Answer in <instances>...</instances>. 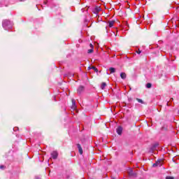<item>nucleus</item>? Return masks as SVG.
Returning <instances> with one entry per match:
<instances>
[{
	"label": "nucleus",
	"instance_id": "f257e3e1",
	"mask_svg": "<svg viewBox=\"0 0 179 179\" xmlns=\"http://www.w3.org/2000/svg\"><path fill=\"white\" fill-rule=\"evenodd\" d=\"M2 27L5 30H10L12 29V22L9 20H3L2 22Z\"/></svg>",
	"mask_w": 179,
	"mask_h": 179
},
{
	"label": "nucleus",
	"instance_id": "f03ea898",
	"mask_svg": "<svg viewBox=\"0 0 179 179\" xmlns=\"http://www.w3.org/2000/svg\"><path fill=\"white\" fill-rule=\"evenodd\" d=\"M163 164V160L162 159H159L156 162V163L153 164V167H157V166H159V167H161V166Z\"/></svg>",
	"mask_w": 179,
	"mask_h": 179
},
{
	"label": "nucleus",
	"instance_id": "7ed1b4c3",
	"mask_svg": "<svg viewBox=\"0 0 179 179\" xmlns=\"http://www.w3.org/2000/svg\"><path fill=\"white\" fill-rule=\"evenodd\" d=\"M128 174L129 177H135L136 176V173H134V171L132 170V169H129Z\"/></svg>",
	"mask_w": 179,
	"mask_h": 179
},
{
	"label": "nucleus",
	"instance_id": "20e7f679",
	"mask_svg": "<svg viewBox=\"0 0 179 179\" xmlns=\"http://www.w3.org/2000/svg\"><path fill=\"white\" fill-rule=\"evenodd\" d=\"M85 90V87L83 86H80L77 90V93L78 94H82V92Z\"/></svg>",
	"mask_w": 179,
	"mask_h": 179
},
{
	"label": "nucleus",
	"instance_id": "39448f33",
	"mask_svg": "<svg viewBox=\"0 0 179 179\" xmlns=\"http://www.w3.org/2000/svg\"><path fill=\"white\" fill-rule=\"evenodd\" d=\"M51 157H52V159H57L58 157V152L57 151H53L52 153H51Z\"/></svg>",
	"mask_w": 179,
	"mask_h": 179
},
{
	"label": "nucleus",
	"instance_id": "423d86ee",
	"mask_svg": "<svg viewBox=\"0 0 179 179\" xmlns=\"http://www.w3.org/2000/svg\"><path fill=\"white\" fill-rule=\"evenodd\" d=\"M116 132L118 135H122V127L121 126H119L117 129H116Z\"/></svg>",
	"mask_w": 179,
	"mask_h": 179
},
{
	"label": "nucleus",
	"instance_id": "0eeeda50",
	"mask_svg": "<svg viewBox=\"0 0 179 179\" xmlns=\"http://www.w3.org/2000/svg\"><path fill=\"white\" fill-rule=\"evenodd\" d=\"M77 147L78 148L80 155H83V150L82 149V146H80V144H77Z\"/></svg>",
	"mask_w": 179,
	"mask_h": 179
},
{
	"label": "nucleus",
	"instance_id": "6e6552de",
	"mask_svg": "<svg viewBox=\"0 0 179 179\" xmlns=\"http://www.w3.org/2000/svg\"><path fill=\"white\" fill-rule=\"evenodd\" d=\"M115 23V21H114V20L109 21L108 22L109 27H113V26H114Z\"/></svg>",
	"mask_w": 179,
	"mask_h": 179
},
{
	"label": "nucleus",
	"instance_id": "1a4fd4ad",
	"mask_svg": "<svg viewBox=\"0 0 179 179\" xmlns=\"http://www.w3.org/2000/svg\"><path fill=\"white\" fill-rule=\"evenodd\" d=\"M106 86H107V84L106 83H102L101 85V89L104 90V89H106Z\"/></svg>",
	"mask_w": 179,
	"mask_h": 179
},
{
	"label": "nucleus",
	"instance_id": "9d476101",
	"mask_svg": "<svg viewBox=\"0 0 179 179\" xmlns=\"http://www.w3.org/2000/svg\"><path fill=\"white\" fill-rule=\"evenodd\" d=\"M120 78H121L122 79H126V78H127V74H126L125 73H120Z\"/></svg>",
	"mask_w": 179,
	"mask_h": 179
},
{
	"label": "nucleus",
	"instance_id": "9b49d317",
	"mask_svg": "<svg viewBox=\"0 0 179 179\" xmlns=\"http://www.w3.org/2000/svg\"><path fill=\"white\" fill-rule=\"evenodd\" d=\"M109 71H110V73H115V68H114V67H110V68L109 69Z\"/></svg>",
	"mask_w": 179,
	"mask_h": 179
},
{
	"label": "nucleus",
	"instance_id": "f8f14e48",
	"mask_svg": "<svg viewBox=\"0 0 179 179\" xmlns=\"http://www.w3.org/2000/svg\"><path fill=\"white\" fill-rule=\"evenodd\" d=\"M88 69H93L94 71V72H99V70L97 69V68L94 67V66H92V67H88Z\"/></svg>",
	"mask_w": 179,
	"mask_h": 179
},
{
	"label": "nucleus",
	"instance_id": "ddd939ff",
	"mask_svg": "<svg viewBox=\"0 0 179 179\" xmlns=\"http://www.w3.org/2000/svg\"><path fill=\"white\" fill-rule=\"evenodd\" d=\"M72 104H73V108H76V103L73 99L72 100Z\"/></svg>",
	"mask_w": 179,
	"mask_h": 179
},
{
	"label": "nucleus",
	"instance_id": "4468645a",
	"mask_svg": "<svg viewBox=\"0 0 179 179\" xmlns=\"http://www.w3.org/2000/svg\"><path fill=\"white\" fill-rule=\"evenodd\" d=\"M146 87H147V89H150V87H152V83H147V85H146Z\"/></svg>",
	"mask_w": 179,
	"mask_h": 179
},
{
	"label": "nucleus",
	"instance_id": "2eb2a0df",
	"mask_svg": "<svg viewBox=\"0 0 179 179\" xmlns=\"http://www.w3.org/2000/svg\"><path fill=\"white\" fill-rule=\"evenodd\" d=\"M136 100L138 103H141V104H143V101L142 99L137 98Z\"/></svg>",
	"mask_w": 179,
	"mask_h": 179
},
{
	"label": "nucleus",
	"instance_id": "dca6fc26",
	"mask_svg": "<svg viewBox=\"0 0 179 179\" xmlns=\"http://www.w3.org/2000/svg\"><path fill=\"white\" fill-rule=\"evenodd\" d=\"M87 52L88 54H92L93 52V48L88 50Z\"/></svg>",
	"mask_w": 179,
	"mask_h": 179
},
{
	"label": "nucleus",
	"instance_id": "f3484780",
	"mask_svg": "<svg viewBox=\"0 0 179 179\" xmlns=\"http://www.w3.org/2000/svg\"><path fill=\"white\" fill-rule=\"evenodd\" d=\"M166 179H174V178L171 176H166Z\"/></svg>",
	"mask_w": 179,
	"mask_h": 179
},
{
	"label": "nucleus",
	"instance_id": "a211bd4d",
	"mask_svg": "<svg viewBox=\"0 0 179 179\" xmlns=\"http://www.w3.org/2000/svg\"><path fill=\"white\" fill-rule=\"evenodd\" d=\"M136 52H137V54H141V52H142L138 50L136 51Z\"/></svg>",
	"mask_w": 179,
	"mask_h": 179
},
{
	"label": "nucleus",
	"instance_id": "6ab92c4d",
	"mask_svg": "<svg viewBox=\"0 0 179 179\" xmlns=\"http://www.w3.org/2000/svg\"><path fill=\"white\" fill-rule=\"evenodd\" d=\"M90 47L91 48V49H93V45L92 43L90 45Z\"/></svg>",
	"mask_w": 179,
	"mask_h": 179
},
{
	"label": "nucleus",
	"instance_id": "aec40b11",
	"mask_svg": "<svg viewBox=\"0 0 179 179\" xmlns=\"http://www.w3.org/2000/svg\"><path fill=\"white\" fill-rule=\"evenodd\" d=\"M5 166H3V165H1L0 166V169H3Z\"/></svg>",
	"mask_w": 179,
	"mask_h": 179
},
{
	"label": "nucleus",
	"instance_id": "412c9836",
	"mask_svg": "<svg viewBox=\"0 0 179 179\" xmlns=\"http://www.w3.org/2000/svg\"><path fill=\"white\" fill-rule=\"evenodd\" d=\"M156 146H157V145H154V148H156Z\"/></svg>",
	"mask_w": 179,
	"mask_h": 179
},
{
	"label": "nucleus",
	"instance_id": "4be33fe9",
	"mask_svg": "<svg viewBox=\"0 0 179 179\" xmlns=\"http://www.w3.org/2000/svg\"><path fill=\"white\" fill-rule=\"evenodd\" d=\"M136 1H138V0H136Z\"/></svg>",
	"mask_w": 179,
	"mask_h": 179
}]
</instances>
